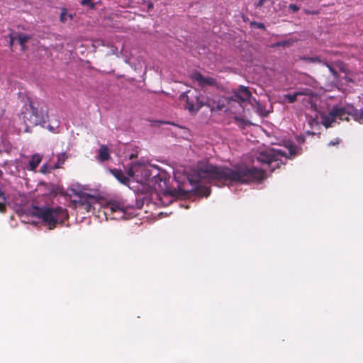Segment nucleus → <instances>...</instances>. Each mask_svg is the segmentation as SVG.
I'll use <instances>...</instances> for the list:
<instances>
[{
  "label": "nucleus",
  "mask_w": 363,
  "mask_h": 363,
  "mask_svg": "<svg viewBox=\"0 0 363 363\" xmlns=\"http://www.w3.org/2000/svg\"><path fill=\"white\" fill-rule=\"evenodd\" d=\"M210 189L208 188H205L203 196L207 197L210 194Z\"/></svg>",
  "instance_id": "obj_30"
},
{
  "label": "nucleus",
  "mask_w": 363,
  "mask_h": 363,
  "mask_svg": "<svg viewBox=\"0 0 363 363\" xmlns=\"http://www.w3.org/2000/svg\"><path fill=\"white\" fill-rule=\"evenodd\" d=\"M103 213L106 219H128L136 216L135 208L124 202L111 201L103 206Z\"/></svg>",
  "instance_id": "obj_6"
},
{
  "label": "nucleus",
  "mask_w": 363,
  "mask_h": 363,
  "mask_svg": "<svg viewBox=\"0 0 363 363\" xmlns=\"http://www.w3.org/2000/svg\"><path fill=\"white\" fill-rule=\"evenodd\" d=\"M340 142V140L339 138H337L335 140H332L328 143V146H333L338 145Z\"/></svg>",
  "instance_id": "obj_27"
},
{
  "label": "nucleus",
  "mask_w": 363,
  "mask_h": 363,
  "mask_svg": "<svg viewBox=\"0 0 363 363\" xmlns=\"http://www.w3.org/2000/svg\"><path fill=\"white\" fill-rule=\"evenodd\" d=\"M323 65L326 66L328 68L330 72L334 77H337V72L335 71V69L329 63H328L326 61L324 60V62H323Z\"/></svg>",
  "instance_id": "obj_23"
},
{
  "label": "nucleus",
  "mask_w": 363,
  "mask_h": 363,
  "mask_svg": "<svg viewBox=\"0 0 363 363\" xmlns=\"http://www.w3.org/2000/svg\"><path fill=\"white\" fill-rule=\"evenodd\" d=\"M109 172L121 184H128L129 178L130 177H129L128 174H127V176H126L125 174V173L121 169H116V168L109 169Z\"/></svg>",
  "instance_id": "obj_12"
},
{
  "label": "nucleus",
  "mask_w": 363,
  "mask_h": 363,
  "mask_svg": "<svg viewBox=\"0 0 363 363\" xmlns=\"http://www.w3.org/2000/svg\"><path fill=\"white\" fill-rule=\"evenodd\" d=\"M191 79L196 81L201 88H206L208 86H215L216 81L211 77H205L199 72L191 74Z\"/></svg>",
  "instance_id": "obj_10"
},
{
  "label": "nucleus",
  "mask_w": 363,
  "mask_h": 363,
  "mask_svg": "<svg viewBox=\"0 0 363 363\" xmlns=\"http://www.w3.org/2000/svg\"><path fill=\"white\" fill-rule=\"evenodd\" d=\"M351 116L355 121L363 123V108L357 109L354 107L343 108L333 106L328 114L321 116L323 125L328 128L333 126L336 119L348 121V116Z\"/></svg>",
  "instance_id": "obj_5"
},
{
  "label": "nucleus",
  "mask_w": 363,
  "mask_h": 363,
  "mask_svg": "<svg viewBox=\"0 0 363 363\" xmlns=\"http://www.w3.org/2000/svg\"><path fill=\"white\" fill-rule=\"evenodd\" d=\"M47 129L52 133H57V130L60 127V121L58 120L52 122V124H49L47 126H45Z\"/></svg>",
  "instance_id": "obj_19"
},
{
  "label": "nucleus",
  "mask_w": 363,
  "mask_h": 363,
  "mask_svg": "<svg viewBox=\"0 0 363 363\" xmlns=\"http://www.w3.org/2000/svg\"><path fill=\"white\" fill-rule=\"evenodd\" d=\"M305 77H306V80L304 81V83L306 84H308L311 86H315V84H316V82L314 79H313L312 77L308 76V75H305Z\"/></svg>",
  "instance_id": "obj_21"
},
{
  "label": "nucleus",
  "mask_w": 363,
  "mask_h": 363,
  "mask_svg": "<svg viewBox=\"0 0 363 363\" xmlns=\"http://www.w3.org/2000/svg\"><path fill=\"white\" fill-rule=\"evenodd\" d=\"M77 196L78 199L74 200L75 203L79 204V206L86 210L87 212H94L96 209V206H99L96 198L88 194H79Z\"/></svg>",
  "instance_id": "obj_9"
},
{
  "label": "nucleus",
  "mask_w": 363,
  "mask_h": 363,
  "mask_svg": "<svg viewBox=\"0 0 363 363\" xmlns=\"http://www.w3.org/2000/svg\"><path fill=\"white\" fill-rule=\"evenodd\" d=\"M301 94H302V93L301 92H298H298H295V93H294L292 94H287L284 95V99L288 103H294V102H295L297 100L298 96H300Z\"/></svg>",
  "instance_id": "obj_16"
},
{
  "label": "nucleus",
  "mask_w": 363,
  "mask_h": 363,
  "mask_svg": "<svg viewBox=\"0 0 363 363\" xmlns=\"http://www.w3.org/2000/svg\"><path fill=\"white\" fill-rule=\"evenodd\" d=\"M267 1V0H259L256 4V7H257V8L262 7Z\"/></svg>",
  "instance_id": "obj_28"
},
{
  "label": "nucleus",
  "mask_w": 363,
  "mask_h": 363,
  "mask_svg": "<svg viewBox=\"0 0 363 363\" xmlns=\"http://www.w3.org/2000/svg\"><path fill=\"white\" fill-rule=\"evenodd\" d=\"M235 119L236 121V124L241 128H244L247 125V122L242 118L235 117Z\"/></svg>",
  "instance_id": "obj_22"
},
{
  "label": "nucleus",
  "mask_w": 363,
  "mask_h": 363,
  "mask_svg": "<svg viewBox=\"0 0 363 363\" xmlns=\"http://www.w3.org/2000/svg\"><path fill=\"white\" fill-rule=\"evenodd\" d=\"M110 157L108 149L107 146L102 145L99 150V160L101 162H104L108 160Z\"/></svg>",
  "instance_id": "obj_13"
},
{
  "label": "nucleus",
  "mask_w": 363,
  "mask_h": 363,
  "mask_svg": "<svg viewBox=\"0 0 363 363\" xmlns=\"http://www.w3.org/2000/svg\"><path fill=\"white\" fill-rule=\"evenodd\" d=\"M20 118L26 125L24 131L30 133L32 127L37 125L45 127L48 118V110L44 104L34 102L28 99V102L23 107Z\"/></svg>",
  "instance_id": "obj_2"
},
{
  "label": "nucleus",
  "mask_w": 363,
  "mask_h": 363,
  "mask_svg": "<svg viewBox=\"0 0 363 363\" xmlns=\"http://www.w3.org/2000/svg\"><path fill=\"white\" fill-rule=\"evenodd\" d=\"M299 60L304 61L308 63H320L323 65V60H322L320 57L314 56V57H306L301 56L299 57Z\"/></svg>",
  "instance_id": "obj_14"
},
{
  "label": "nucleus",
  "mask_w": 363,
  "mask_h": 363,
  "mask_svg": "<svg viewBox=\"0 0 363 363\" xmlns=\"http://www.w3.org/2000/svg\"><path fill=\"white\" fill-rule=\"evenodd\" d=\"M153 6H154V5L151 1H147V10L152 9L153 8Z\"/></svg>",
  "instance_id": "obj_31"
},
{
  "label": "nucleus",
  "mask_w": 363,
  "mask_h": 363,
  "mask_svg": "<svg viewBox=\"0 0 363 363\" xmlns=\"http://www.w3.org/2000/svg\"><path fill=\"white\" fill-rule=\"evenodd\" d=\"M174 196L170 193H164L161 199L162 202L165 205H169L174 201Z\"/></svg>",
  "instance_id": "obj_17"
},
{
  "label": "nucleus",
  "mask_w": 363,
  "mask_h": 363,
  "mask_svg": "<svg viewBox=\"0 0 363 363\" xmlns=\"http://www.w3.org/2000/svg\"><path fill=\"white\" fill-rule=\"evenodd\" d=\"M57 162L54 164L53 169H58L64 164L66 160L65 153H62L57 155Z\"/></svg>",
  "instance_id": "obj_18"
},
{
  "label": "nucleus",
  "mask_w": 363,
  "mask_h": 363,
  "mask_svg": "<svg viewBox=\"0 0 363 363\" xmlns=\"http://www.w3.org/2000/svg\"><path fill=\"white\" fill-rule=\"evenodd\" d=\"M67 17H69L70 19H72L73 16L72 14H67L66 9H63L61 14H60V21L65 23L67 21Z\"/></svg>",
  "instance_id": "obj_20"
},
{
  "label": "nucleus",
  "mask_w": 363,
  "mask_h": 363,
  "mask_svg": "<svg viewBox=\"0 0 363 363\" xmlns=\"http://www.w3.org/2000/svg\"><path fill=\"white\" fill-rule=\"evenodd\" d=\"M257 28L260 29H264L265 26L262 23H257Z\"/></svg>",
  "instance_id": "obj_32"
},
{
  "label": "nucleus",
  "mask_w": 363,
  "mask_h": 363,
  "mask_svg": "<svg viewBox=\"0 0 363 363\" xmlns=\"http://www.w3.org/2000/svg\"><path fill=\"white\" fill-rule=\"evenodd\" d=\"M252 94L248 87L240 85L238 89L233 90L232 95L228 98V101L237 102L243 110L247 104L251 103Z\"/></svg>",
  "instance_id": "obj_8"
},
{
  "label": "nucleus",
  "mask_w": 363,
  "mask_h": 363,
  "mask_svg": "<svg viewBox=\"0 0 363 363\" xmlns=\"http://www.w3.org/2000/svg\"><path fill=\"white\" fill-rule=\"evenodd\" d=\"M30 39H31L30 35H27L22 33H16L11 35V41L17 40L19 43L22 50H25L26 49V43Z\"/></svg>",
  "instance_id": "obj_11"
},
{
  "label": "nucleus",
  "mask_w": 363,
  "mask_h": 363,
  "mask_svg": "<svg viewBox=\"0 0 363 363\" xmlns=\"http://www.w3.org/2000/svg\"><path fill=\"white\" fill-rule=\"evenodd\" d=\"M135 206H136V208H140L141 207V206H140V205H138V204H137V203L135 204Z\"/></svg>",
  "instance_id": "obj_35"
},
{
  "label": "nucleus",
  "mask_w": 363,
  "mask_h": 363,
  "mask_svg": "<svg viewBox=\"0 0 363 363\" xmlns=\"http://www.w3.org/2000/svg\"><path fill=\"white\" fill-rule=\"evenodd\" d=\"M13 43H14V41H11V38H10V45H11V46L13 45Z\"/></svg>",
  "instance_id": "obj_34"
},
{
  "label": "nucleus",
  "mask_w": 363,
  "mask_h": 363,
  "mask_svg": "<svg viewBox=\"0 0 363 363\" xmlns=\"http://www.w3.org/2000/svg\"><path fill=\"white\" fill-rule=\"evenodd\" d=\"M128 174L141 184H145L150 179H154L155 182L158 180L162 181L157 169L155 167L149 166L145 162L133 163L128 169Z\"/></svg>",
  "instance_id": "obj_7"
},
{
  "label": "nucleus",
  "mask_w": 363,
  "mask_h": 363,
  "mask_svg": "<svg viewBox=\"0 0 363 363\" xmlns=\"http://www.w3.org/2000/svg\"><path fill=\"white\" fill-rule=\"evenodd\" d=\"M289 9L291 10L293 13H296L298 11H299L300 6L296 4H290L289 5Z\"/></svg>",
  "instance_id": "obj_25"
},
{
  "label": "nucleus",
  "mask_w": 363,
  "mask_h": 363,
  "mask_svg": "<svg viewBox=\"0 0 363 363\" xmlns=\"http://www.w3.org/2000/svg\"><path fill=\"white\" fill-rule=\"evenodd\" d=\"M4 205L0 203V211H2L4 209Z\"/></svg>",
  "instance_id": "obj_33"
},
{
  "label": "nucleus",
  "mask_w": 363,
  "mask_h": 363,
  "mask_svg": "<svg viewBox=\"0 0 363 363\" xmlns=\"http://www.w3.org/2000/svg\"><path fill=\"white\" fill-rule=\"evenodd\" d=\"M81 4L83 6H87L90 9H94L95 7V4L91 1V0H82Z\"/></svg>",
  "instance_id": "obj_24"
},
{
  "label": "nucleus",
  "mask_w": 363,
  "mask_h": 363,
  "mask_svg": "<svg viewBox=\"0 0 363 363\" xmlns=\"http://www.w3.org/2000/svg\"><path fill=\"white\" fill-rule=\"evenodd\" d=\"M0 199H1L3 201H6V196L5 193L1 190L0 188Z\"/></svg>",
  "instance_id": "obj_29"
},
{
  "label": "nucleus",
  "mask_w": 363,
  "mask_h": 363,
  "mask_svg": "<svg viewBox=\"0 0 363 363\" xmlns=\"http://www.w3.org/2000/svg\"><path fill=\"white\" fill-rule=\"evenodd\" d=\"M286 151H281L274 148L267 149L261 152L257 160L267 165L268 168L258 169L257 167H242L233 169L225 167L208 165L205 170L200 169L194 175L188 177L189 183L195 188H199L203 179H208L211 182L217 186L223 184L230 185L233 183L245 184L264 178L266 172H273L279 168L282 162L281 156L286 158H292L299 154L300 148L295 144L288 142Z\"/></svg>",
  "instance_id": "obj_1"
},
{
  "label": "nucleus",
  "mask_w": 363,
  "mask_h": 363,
  "mask_svg": "<svg viewBox=\"0 0 363 363\" xmlns=\"http://www.w3.org/2000/svg\"><path fill=\"white\" fill-rule=\"evenodd\" d=\"M179 99L186 102L185 108L191 113H197L203 106H207L211 111H221L223 108V105L219 102L216 103L209 97L204 98L201 96L200 91L197 89H189L182 92Z\"/></svg>",
  "instance_id": "obj_4"
},
{
  "label": "nucleus",
  "mask_w": 363,
  "mask_h": 363,
  "mask_svg": "<svg viewBox=\"0 0 363 363\" xmlns=\"http://www.w3.org/2000/svg\"><path fill=\"white\" fill-rule=\"evenodd\" d=\"M26 214L38 218L50 230L53 229L57 223H63L68 217L66 209L62 207L40 208L33 206L26 211Z\"/></svg>",
  "instance_id": "obj_3"
},
{
  "label": "nucleus",
  "mask_w": 363,
  "mask_h": 363,
  "mask_svg": "<svg viewBox=\"0 0 363 363\" xmlns=\"http://www.w3.org/2000/svg\"><path fill=\"white\" fill-rule=\"evenodd\" d=\"M41 162V157L39 155H34L29 161V167L30 170H34Z\"/></svg>",
  "instance_id": "obj_15"
},
{
  "label": "nucleus",
  "mask_w": 363,
  "mask_h": 363,
  "mask_svg": "<svg viewBox=\"0 0 363 363\" xmlns=\"http://www.w3.org/2000/svg\"><path fill=\"white\" fill-rule=\"evenodd\" d=\"M50 169H51L50 167H49L48 165H47L45 164L42 165L40 167V172L44 174L50 172Z\"/></svg>",
  "instance_id": "obj_26"
}]
</instances>
